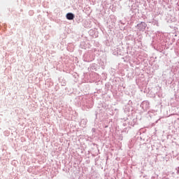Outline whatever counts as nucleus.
I'll return each mask as SVG.
<instances>
[{
	"instance_id": "1",
	"label": "nucleus",
	"mask_w": 179,
	"mask_h": 179,
	"mask_svg": "<svg viewBox=\"0 0 179 179\" xmlns=\"http://www.w3.org/2000/svg\"><path fill=\"white\" fill-rule=\"evenodd\" d=\"M137 27L141 31H144L146 29V23L141 22L140 24H137Z\"/></svg>"
},
{
	"instance_id": "2",
	"label": "nucleus",
	"mask_w": 179,
	"mask_h": 179,
	"mask_svg": "<svg viewBox=\"0 0 179 179\" xmlns=\"http://www.w3.org/2000/svg\"><path fill=\"white\" fill-rule=\"evenodd\" d=\"M74 18H75V15H73V13H68V20H73Z\"/></svg>"
},
{
	"instance_id": "3",
	"label": "nucleus",
	"mask_w": 179,
	"mask_h": 179,
	"mask_svg": "<svg viewBox=\"0 0 179 179\" xmlns=\"http://www.w3.org/2000/svg\"><path fill=\"white\" fill-rule=\"evenodd\" d=\"M66 18L68 19V14L66 15Z\"/></svg>"
}]
</instances>
